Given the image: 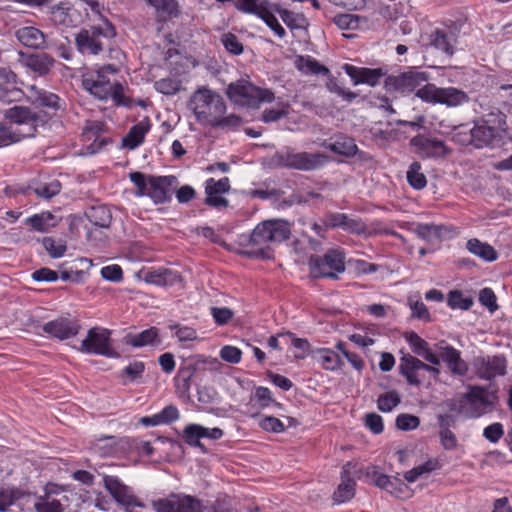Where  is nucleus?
I'll use <instances>...</instances> for the list:
<instances>
[{"label":"nucleus","mask_w":512,"mask_h":512,"mask_svg":"<svg viewBox=\"0 0 512 512\" xmlns=\"http://www.w3.org/2000/svg\"><path fill=\"white\" fill-rule=\"evenodd\" d=\"M45 121L28 107L14 106L0 111V147L34 137Z\"/></svg>","instance_id":"f257e3e1"},{"label":"nucleus","mask_w":512,"mask_h":512,"mask_svg":"<svg viewBox=\"0 0 512 512\" xmlns=\"http://www.w3.org/2000/svg\"><path fill=\"white\" fill-rule=\"evenodd\" d=\"M290 234V225L285 220L263 221L252 230L248 240V245L252 248L244 251V254L250 258L270 259L273 256V251L267 244L285 241L289 239Z\"/></svg>","instance_id":"f03ea898"},{"label":"nucleus","mask_w":512,"mask_h":512,"mask_svg":"<svg viewBox=\"0 0 512 512\" xmlns=\"http://www.w3.org/2000/svg\"><path fill=\"white\" fill-rule=\"evenodd\" d=\"M190 104L196 120L205 126L212 123L226 112L224 99L210 89H198L191 97Z\"/></svg>","instance_id":"7ed1b4c3"},{"label":"nucleus","mask_w":512,"mask_h":512,"mask_svg":"<svg viewBox=\"0 0 512 512\" xmlns=\"http://www.w3.org/2000/svg\"><path fill=\"white\" fill-rule=\"evenodd\" d=\"M116 36L114 25L106 18L100 23L81 29L75 37L77 50L83 55H98L103 50V39Z\"/></svg>","instance_id":"20e7f679"},{"label":"nucleus","mask_w":512,"mask_h":512,"mask_svg":"<svg viewBox=\"0 0 512 512\" xmlns=\"http://www.w3.org/2000/svg\"><path fill=\"white\" fill-rule=\"evenodd\" d=\"M226 94L235 105L251 109L259 108L262 103H271L275 98L271 90L257 87L246 80L230 83Z\"/></svg>","instance_id":"39448f33"},{"label":"nucleus","mask_w":512,"mask_h":512,"mask_svg":"<svg viewBox=\"0 0 512 512\" xmlns=\"http://www.w3.org/2000/svg\"><path fill=\"white\" fill-rule=\"evenodd\" d=\"M273 160L281 167L311 171L324 166L328 162L329 157L320 152H295L290 147H285L275 153Z\"/></svg>","instance_id":"423d86ee"},{"label":"nucleus","mask_w":512,"mask_h":512,"mask_svg":"<svg viewBox=\"0 0 512 512\" xmlns=\"http://www.w3.org/2000/svg\"><path fill=\"white\" fill-rule=\"evenodd\" d=\"M310 273L315 278L338 279L345 271V253L340 248L328 249L323 255L309 259Z\"/></svg>","instance_id":"0eeeda50"},{"label":"nucleus","mask_w":512,"mask_h":512,"mask_svg":"<svg viewBox=\"0 0 512 512\" xmlns=\"http://www.w3.org/2000/svg\"><path fill=\"white\" fill-rule=\"evenodd\" d=\"M102 481L104 488L124 512L146 508V504L135 494L134 489L126 485L118 476L104 474Z\"/></svg>","instance_id":"6e6552de"},{"label":"nucleus","mask_w":512,"mask_h":512,"mask_svg":"<svg viewBox=\"0 0 512 512\" xmlns=\"http://www.w3.org/2000/svg\"><path fill=\"white\" fill-rule=\"evenodd\" d=\"M152 506L155 512H205L202 500L184 493H172L154 500Z\"/></svg>","instance_id":"1a4fd4ad"},{"label":"nucleus","mask_w":512,"mask_h":512,"mask_svg":"<svg viewBox=\"0 0 512 512\" xmlns=\"http://www.w3.org/2000/svg\"><path fill=\"white\" fill-rule=\"evenodd\" d=\"M80 351L91 355H101L108 358L118 357L111 346V331L106 328L93 327L81 342Z\"/></svg>","instance_id":"9d476101"},{"label":"nucleus","mask_w":512,"mask_h":512,"mask_svg":"<svg viewBox=\"0 0 512 512\" xmlns=\"http://www.w3.org/2000/svg\"><path fill=\"white\" fill-rule=\"evenodd\" d=\"M492 407L486 388L472 386L459 402V412L467 418L475 419L486 414Z\"/></svg>","instance_id":"9b49d317"},{"label":"nucleus","mask_w":512,"mask_h":512,"mask_svg":"<svg viewBox=\"0 0 512 512\" xmlns=\"http://www.w3.org/2000/svg\"><path fill=\"white\" fill-rule=\"evenodd\" d=\"M410 145L414 148V152L422 159L443 158L451 153V149L443 140L425 134H418L412 137Z\"/></svg>","instance_id":"f8f14e48"},{"label":"nucleus","mask_w":512,"mask_h":512,"mask_svg":"<svg viewBox=\"0 0 512 512\" xmlns=\"http://www.w3.org/2000/svg\"><path fill=\"white\" fill-rule=\"evenodd\" d=\"M118 72L119 69L115 68V66H100L94 74L83 75V87L101 100L108 99L111 88L108 74Z\"/></svg>","instance_id":"ddd939ff"},{"label":"nucleus","mask_w":512,"mask_h":512,"mask_svg":"<svg viewBox=\"0 0 512 512\" xmlns=\"http://www.w3.org/2000/svg\"><path fill=\"white\" fill-rule=\"evenodd\" d=\"M458 34L459 27L455 23L444 29L437 28L429 35V45L441 52L444 60H449L456 51Z\"/></svg>","instance_id":"4468645a"},{"label":"nucleus","mask_w":512,"mask_h":512,"mask_svg":"<svg viewBox=\"0 0 512 512\" xmlns=\"http://www.w3.org/2000/svg\"><path fill=\"white\" fill-rule=\"evenodd\" d=\"M428 80V76L423 72L408 71L396 76H388L385 80V87L389 92H396L402 95L410 94L423 82Z\"/></svg>","instance_id":"2eb2a0df"},{"label":"nucleus","mask_w":512,"mask_h":512,"mask_svg":"<svg viewBox=\"0 0 512 512\" xmlns=\"http://www.w3.org/2000/svg\"><path fill=\"white\" fill-rule=\"evenodd\" d=\"M81 329L79 320L75 317H58L46 322L42 326L44 333L58 340H67L75 337Z\"/></svg>","instance_id":"dca6fc26"},{"label":"nucleus","mask_w":512,"mask_h":512,"mask_svg":"<svg viewBox=\"0 0 512 512\" xmlns=\"http://www.w3.org/2000/svg\"><path fill=\"white\" fill-rule=\"evenodd\" d=\"M503 129L492 126L488 121L476 122L473 126L474 148H494L501 145Z\"/></svg>","instance_id":"f3484780"},{"label":"nucleus","mask_w":512,"mask_h":512,"mask_svg":"<svg viewBox=\"0 0 512 512\" xmlns=\"http://www.w3.org/2000/svg\"><path fill=\"white\" fill-rule=\"evenodd\" d=\"M475 367L479 378L491 381L506 375L507 360L502 354L481 357L476 361Z\"/></svg>","instance_id":"a211bd4d"},{"label":"nucleus","mask_w":512,"mask_h":512,"mask_svg":"<svg viewBox=\"0 0 512 512\" xmlns=\"http://www.w3.org/2000/svg\"><path fill=\"white\" fill-rule=\"evenodd\" d=\"M105 133L106 125L103 121L88 120L85 122L82 136L85 141H91L90 145L88 146L90 153H97L108 143H111V139L107 136H104Z\"/></svg>","instance_id":"6ab92c4d"},{"label":"nucleus","mask_w":512,"mask_h":512,"mask_svg":"<svg viewBox=\"0 0 512 512\" xmlns=\"http://www.w3.org/2000/svg\"><path fill=\"white\" fill-rule=\"evenodd\" d=\"M199 364V360L187 359L179 366L177 374L174 377V383L176 394L180 398H188L190 396L191 381Z\"/></svg>","instance_id":"aec40b11"},{"label":"nucleus","mask_w":512,"mask_h":512,"mask_svg":"<svg viewBox=\"0 0 512 512\" xmlns=\"http://www.w3.org/2000/svg\"><path fill=\"white\" fill-rule=\"evenodd\" d=\"M439 356L453 375L465 376L468 372V364L461 358V352L452 345L441 341L437 344Z\"/></svg>","instance_id":"412c9836"},{"label":"nucleus","mask_w":512,"mask_h":512,"mask_svg":"<svg viewBox=\"0 0 512 512\" xmlns=\"http://www.w3.org/2000/svg\"><path fill=\"white\" fill-rule=\"evenodd\" d=\"M321 147L345 157L358 155L360 159H366V153L360 151L354 139L345 134L335 135L332 141L324 140L321 143Z\"/></svg>","instance_id":"4be33fe9"},{"label":"nucleus","mask_w":512,"mask_h":512,"mask_svg":"<svg viewBox=\"0 0 512 512\" xmlns=\"http://www.w3.org/2000/svg\"><path fill=\"white\" fill-rule=\"evenodd\" d=\"M175 180L176 178L172 175H150V185L147 197H149L155 204H164L169 202L171 199V186Z\"/></svg>","instance_id":"5701e85b"},{"label":"nucleus","mask_w":512,"mask_h":512,"mask_svg":"<svg viewBox=\"0 0 512 512\" xmlns=\"http://www.w3.org/2000/svg\"><path fill=\"white\" fill-rule=\"evenodd\" d=\"M351 463L348 462L342 467L340 473L341 482L332 494L333 504L340 505L352 500L356 493V481L350 475Z\"/></svg>","instance_id":"b1692460"},{"label":"nucleus","mask_w":512,"mask_h":512,"mask_svg":"<svg viewBox=\"0 0 512 512\" xmlns=\"http://www.w3.org/2000/svg\"><path fill=\"white\" fill-rule=\"evenodd\" d=\"M300 71L304 73H311V74H322L328 77V80L326 82L327 89L336 94L337 96L341 97L343 100H346L348 102H352L356 98V94L351 91H346L342 85L340 84L339 80L335 77H333L330 74V71L327 66H297Z\"/></svg>","instance_id":"393cba45"},{"label":"nucleus","mask_w":512,"mask_h":512,"mask_svg":"<svg viewBox=\"0 0 512 512\" xmlns=\"http://www.w3.org/2000/svg\"><path fill=\"white\" fill-rule=\"evenodd\" d=\"M415 362H422L418 358L407 354L400 358L399 372L407 382L413 386H420L425 380V372Z\"/></svg>","instance_id":"a878e982"},{"label":"nucleus","mask_w":512,"mask_h":512,"mask_svg":"<svg viewBox=\"0 0 512 512\" xmlns=\"http://www.w3.org/2000/svg\"><path fill=\"white\" fill-rule=\"evenodd\" d=\"M152 122L148 116L134 124L128 133L122 138V146L134 150L143 144L145 136L151 130Z\"/></svg>","instance_id":"bb28decb"},{"label":"nucleus","mask_w":512,"mask_h":512,"mask_svg":"<svg viewBox=\"0 0 512 512\" xmlns=\"http://www.w3.org/2000/svg\"><path fill=\"white\" fill-rule=\"evenodd\" d=\"M144 280L148 284L171 287L181 283L182 276L178 271L159 268L147 271L144 275Z\"/></svg>","instance_id":"cd10ccee"},{"label":"nucleus","mask_w":512,"mask_h":512,"mask_svg":"<svg viewBox=\"0 0 512 512\" xmlns=\"http://www.w3.org/2000/svg\"><path fill=\"white\" fill-rule=\"evenodd\" d=\"M346 74L351 78L354 85L368 84L375 86L379 83L383 73L380 68L367 69L365 67L358 68L357 66H343Z\"/></svg>","instance_id":"c85d7f7f"},{"label":"nucleus","mask_w":512,"mask_h":512,"mask_svg":"<svg viewBox=\"0 0 512 512\" xmlns=\"http://www.w3.org/2000/svg\"><path fill=\"white\" fill-rule=\"evenodd\" d=\"M180 417L178 408L173 405L165 406L161 411L140 418L139 423L145 427H155L160 425H169L177 421Z\"/></svg>","instance_id":"c756f323"},{"label":"nucleus","mask_w":512,"mask_h":512,"mask_svg":"<svg viewBox=\"0 0 512 512\" xmlns=\"http://www.w3.org/2000/svg\"><path fill=\"white\" fill-rule=\"evenodd\" d=\"M278 15L294 36L304 37L307 34L309 22L303 13H296L288 9H278Z\"/></svg>","instance_id":"7c9ffc66"},{"label":"nucleus","mask_w":512,"mask_h":512,"mask_svg":"<svg viewBox=\"0 0 512 512\" xmlns=\"http://www.w3.org/2000/svg\"><path fill=\"white\" fill-rule=\"evenodd\" d=\"M158 329L156 327L147 328L139 333L127 334L125 336V343L135 348H140L148 345L160 344Z\"/></svg>","instance_id":"2f4dec72"},{"label":"nucleus","mask_w":512,"mask_h":512,"mask_svg":"<svg viewBox=\"0 0 512 512\" xmlns=\"http://www.w3.org/2000/svg\"><path fill=\"white\" fill-rule=\"evenodd\" d=\"M15 34L19 42L29 48L39 49L45 45V35L36 27L25 26L19 28Z\"/></svg>","instance_id":"473e14b6"},{"label":"nucleus","mask_w":512,"mask_h":512,"mask_svg":"<svg viewBox=\"0 0 512 512\" xmlns=\"http://www.w3.org/2000/svg\"><path fill=\"white\" fill-rule=\"evenodd\" d=\"M466 249L485 262H494L498 259V253L492 245L482 242L478 238H471L466 242Z\"/></svg>","instance_id":"72a5a7b5"},{"label":"nucleus","mask_w":512,"mask_h":512,"mask_svg":"<svg viewBox=\"0 0 512 512\" xmlns=\"http://www.w3.org/2000/svg\"><path fill=\"white\" fill-rule=\"evenodd\" d=\"M182 86L181 74L177 67H173L170 75L155 82V89L165 95L176 94Z\"/></svg>","instance_id":"f704fd0d"},{"label":"nucleus","mask_w":512,"mask_h":512,"mask_svg":"<svg viewBox=\"0 0 512 512\" xmlns=\"http://www.w3.org/2000/svg\"><path fill=\"white\" fill-rule=\"evenodd\" d=\"M153 7L157 15L164 20L177 18L180 15V7L177 0H146Z\"/></svg>","instance_id":"c9c22d12"},{"label":"nucleus","mask_w":512,"mask_h":512,"mask_svg":"<svg viewBox=\"0 0 512 512\" xmlns=\"http://www.w3.org/2000/svg\"><path fill=\"white\" fill-rule=\"evenodd\" d=\"M278 9H280L278 6L272 3L266 4L265 7H263L260 11V13L257 15L259 18H261L265 24L280 38L284 37L286 32L285 29L281 26V24L278 22L277 18L275 17V12L278 13Z\"/></svg>","instance_id":"e433bc0d"},{"label":"nucleus","mask_w":512,"mask_h":512,"mask_svg":"<svg viewBox=\"0 0 512 512\" xmlns=\"http://www.w3.org/2000/svg\"><path fill=\"white\" fill-rule=\"evenodd\" d=\"M468 101L467 94L455 87L441 88L438 104L456 107Z\"/></svg>","instance_id":"4c0bfd02"},{"label":"nucleus","mask_w":512,"mask_h":512,"mask_svg":"<svg viewBox=\"0 0 512 512\" xmlns=\"http://www.w3.org/2000/svg\"><path fill=\"white\" fill-rule=\"evenodd\" d=\"M86 216L90 223L96 227H109L112 216L108 207L104 205L92 206L86 211Z\"/></svg>","instance_id":"58836bf2"},{"label":"nucleus","mask_w":512,"mask_h":512,"mask_svg":"<svg viewBox=\"0 0 512 512\" xmlns=\"http://www.w3.org/2000/svg\"><path fill=\"white\" fill-rule=\"evenodd\" d=\"M318 353V362L324 370L336 371L342 368L344 363L341 357L332 349L321 348Z\"/></svg>","instance_id":"ea45409f"},{"label":"nucleus","mask_w":512,"mask_h":512,"mask_svg":"<svg viewBox=\"0 0 512 512\" xmlns=\"http://www.w3.org/2000/svg\"><path fill=\"white\" fill-rule=\"evenodd\" d=\"M421 169V164L417 161H414L410 164L406 173L408 184L415 190H422L427 185L426 176L421 172Z\"/></svg>","instance_id":"a19ab883"},{"label":"nucleus","mask_w":512,"mask_h":512,"mask_svg":"<svg viewBox=\"0 0 512 512\" xmlns=\"http://www.w3.org/2000/svg\"><path fill=\"white\" fill-rule=\"evenodd\" d=\"M186 444L191 447H198L203 452L206 451L205 446L200 442V439L203 438L202 426L199 424H189L183 430L182 435Z\"/></svg>","instance_id":"79ce46f5"},{"label":"nucleus","mask_w":512,"mask_h":512,"mask_svg":"<svg viewBox=\"0 0 512 512\" xmlns=\"http://www.w3.org/2000/svg\"><path fill=\"white\" fill-rule=\"evenodd\" d=\"M451 140L461 146H473L474 136L473 127L470 128L467 124H461L453 128Z\"/></svg>","instance_id":"37998d69"},{"label":"nucleus","mask_w":512,"mask_h":512,"mask_svg":"<svg viewBox=\"0 0 512 512\" xmlns=\"http://www.w3.org/2000/svg\"><path fill=\"white\" fill-rule=\"evenodd\" d=\"M252 417L259 419L258 426L266 432L282 433L285 431L284 423L274 416L253 414Z\"/></svg>","instance_id":"c03bdc74"},{"label":"nucleus","mask_w":512,"mask_h":512,"mask_svg":"<svg viewBox=\"0 0 512 512\" xmlns=\"http://www.w3.org/2000/svg\"><path fill=\"white\" fill-rule=\"evenodd\" d=\"M401 402L400 395L397 391L391 390L387 393L379 395L377 399V408L383 413L391 412Z\"/></svg>","instance_id":"a18cd8bd"},{"label":"nucleus","mask_w":512,"mask_h":512,"mask_svg":"<svg viewBox=\"0 0 512 512\" xmlns=\"http://www.w3.org/2000/svg\"><path fill=\"white\" fill-rule=\"evenodd\" d=\"M364 18L359 15L354 14H337L333 17V23L342 30H354L359 28L361 21H363Z\"/></svg>","instance_id":"49530a36"},{"label":"nucleus","mask_w":512,"mask_h":512,"mask_svg":"<svg viewBox=\"0 0 512 512\" xmlns=\"http://www.w3.org/2000/svg\"><path fill=\"white\" fill-rule=\"evenodd\" d=\"M447 303L451 309L469 310L474 301L472 297H465L461 291L453 290L448 294Z\"/></svg>","instance_id":"de8ad7c7"},{"label":"nucleus","mask_w":512,"mask_h":512,"mask_svg":"<svg viewBox=\"0 0 512 512\" xmlns=\"http://www.w3.org/2000/svg\"><path fill=\"white\" fill-rule=\"evenodd\" d=\"M23 497V492L19 489H1L0 490V512H8L9 507Z\"/></svg>","instance_id":"09e8293b"},{"label":"nucleus","mask_w":512,"mask_h":512,"mask_svg":"<svg viewBox=\"0 0 512 512\" xmlns=\"http://www.w3.org/2000/svg\"><path fill=\"white\" fill-rule=\"evenodd\" d=\"M53 219V215L50 212L41 214H34L25 220V224L29 225L33 230L38 232H47L49 229L48 221Z\"/></svg>","instance_id":"8fccbe9b"},{"label":"nucleus","mask_w":512,"mask_h":512,"mask_svg":"<svg viewBox=\"0 0 512 512\" xmlns=\"http://www.w3.org/2000/svg\"><path fill=\"white\" fill-rule=\"evenodd\" d=\"M230 180L228 177H223L219 180L209 178L205 181V194H225L230 190Z\"/></svg>","instance_id":"3c124183"},{"label":"nucleus","mask_w":512,"mask_h":512,"mask_svg":"<svg viewBox=\"0 0 512 512\" xmlns=\"http://www.w3.org/2000/svg\"><path fill=\"white\" fill-rule=\"evenodd\" d=\"M251 401H254L260 409L268 408L275 399L272 396V392L269 388L264 386H257L251 396Z\"/></svg>","instance_id":"603ef678"},{"label":"nucleus","mask_w":512,"mask_h":512,"mask_svg":"<svg viewBox=\"0 0 512 512\" xmlns=\"http://www.w3.org/2000/svg\"><path fill=\"white\" fill-rule=\"evenodd\" d=\"M280 336H288L291 338V345L298 351L294 355L296 359L302 360L309 354L311 345L306 338H299L292 332H286L280 334Z\"/></svg>","instance_id":"864d4df0"},{"label":"nucleus","mask_w":512,"mask_h":512,"mask_svg":"<svg viewBox=\"0 0 512 512\" xmlns=\"http://www.w3.org/2000/svg\"><path fill=\"white\" fill-rule=\"evenodd\" d=\"M440 90L441 88L437 87L435 84L427 83L417 89L415 95L426 103L438 104Z\"/></svg>","instance_id":"5fc2aeb1"},{"label":"nucleus","mask_w":512,"mask_h":512,"mask_svg":"<svg viewBox=\"0 0 512 512\" xmlns=\"http://www.w3.org/2000/svg\"><path fill=\"white\" fill-rule=\"evenodd\" d=\"M341 229L350 234L363 235L367 232V225L361 218H352L346 214V219L343 220Z\"/></svg>","instance_id":"6e6d98bb"},{"label":"nucleus","mask_w":512,"mask_h":512,"mask_svg":"<svg viewBox=\"0 0 512 512\" xmlns=\"http://www.w3.org/2000/svg\"><path fill=\"white\" fill-rule=\"evenodd\" d=\"M365 475L371 478L373 484L380 489L385 490L389 489V486H392L391 476L381 473L377 466L367 467Z\"/></svg>","instance_id":"4d7b16f0"},{"label":"nucleus","mask_w":512,"mask_h":512,"mask_svg":"<svg viewBox=\"0 0 512 512\" xmlns=\"http://www.w3.org/2000/svg\"><path fill=\"white\" fill-rule=\"evenodd\" d=\"M144 370L145 364L142 361H134L124 367L121 371V377L125 378L124 383L135 382L142 377Z\"/></svg>","instance_id":"13d9d810"},{"label":"nucleus","mask_w":512,"mask_h":512,"mask_svg":"<svg viewBox=\"0 0 512 512\" xmlns=\"http://www.w3.org/2000/svg\"><path fill=\"white\" fill-rule=\"evenodd\" d=\"M129 179L137 188L136 196H147L150 185V175L136 171L129 174Z\"/></svg>","instance_id":"bf43d9fd"},{"label":"nucleus","mask_w":512,"mask_h":512,"mask_svg":"<svg viewBox=\"0 0 512 512\" xmlns=\"http://www.w3.org/2000/svg\"><path fill=\"white\" fill-rule=\"evenodd\" d=\"M42 244L52 258H60L64 256L67 250L66 244L63 241H57L52 237H44Z\"/></svg>","instance_id":"052dcab7"},{"label":"nucleus","mask_w":512,"mask_h":512,"mask_svg":"<svg viewBox=\"0 0 512 512\" xmlns=\"http://www.w3.org/2000/svg\"><path fill=\"white\" fill-rule=\"evenodd\" d=\"M289 114V105L280 103L277 108H267L262 113V121L265 123L275 122Z\"/></svg>","instance_id":"680f3d73"},{"label":"nucleus","mask_w":512,"mask_h":512,"mask_svg":"<svg viewBox=\"0 0 512 512\" xmlns=\"http://www.w3.org/2000/svg\"><path fill=\"white\" fill-rule=\"evenodd\" d=\"M61 183L58 180H53L49 183H44L38 185L34 192L36 195H38L41 198L44 199H51L52 197L56 196L61 191Z\"/></svg>","instance_id":"e2e57ef3"},{"label":"nucleus","mask_w":512,"mask_h":512,"mask_svg":"<svg viewBox=\"0 0 512 512\" xmlns=\"http://www.w3.org/2000/svg\"><path fill=\"white\" fill-rule=\"evenodd\" d=\"M268 3L267 0H235L237 9L254 15H258L261 12L260 10Z\"/></svg>","instance_id":"0e129e2a"},{"label":"nucleus","mask_w":512,"mask_h":512,"mask_svg":"<svg viewBox=\"0 0 512 512\" xmlns=\"http://www.w3.org/2000/svg\"><path fill=\"white\" fill-rule=\"evenodd\" d=\"M35 509L37 512H63V505L60 500L46 496L35 504Z\"/></svg>","instance_id":"69168bd1"},{"label":"nucleus","mask_w":512,"mask_h":512,"mask_svg":"<svg viewBox=\"0 0 512 512\" xmlns=\"http://www.w3.org/2000/svg\"><path fill=\"white\" fill-rule=\"evenodd\" d=\"M420 419L417 416L402 413L396 418V427L402 431H411L418 428Z\"/></svg>","instance_id":"338daca9"},{"label":"nucleus","mask_w":512,"mask_h":512,"mask_svg":"<svg viewBox=\"0 0 512 512\" xmlns=\"http://www.w3.org/2000/svg\"><path fill=\"white\" fill-rule=\"evenodd\" d=\"M197 400L206 409L207 406L217 403L218 393L212 387H200L197 390Z\"/></svg>","instance_id":"774afa93"}]
</instances>
